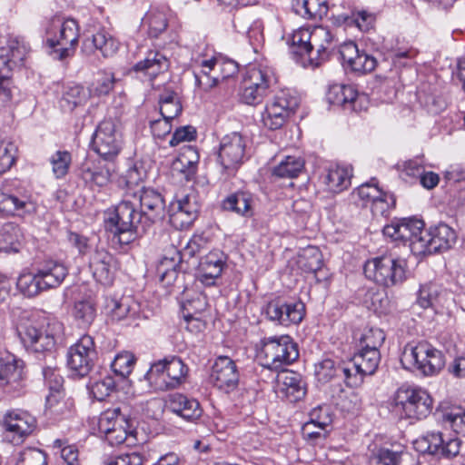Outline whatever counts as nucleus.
Returning a JSON list of instances; mask_svg holds the SVG:
<instances>
[{"instance_id": "aec40b11", "label": "nucleus", "mask_w": 465, "mask_h": 465, "mask_svg": "<svg viewBox=\"0 0 465 465\" xmlns=\"http://www.w3.org/2000/svg\"><path fill=\"white\" fill-rule=\"evenodd\" d=\"M136 198L137 207L143 214V223L149 229L153 223L161 221L164 217L165 204L161 193L152 188H143L139 193L130 195Z\"/></svg>"}, {"instance_id": "412c9836", "label": "nucleus", "mask_w": 465, "mask_h": 465, "mask_svg": "<svg viewBox=\"0 0 465 465\" xmlns=\"http://www.w3.org/2000/svg\"><path fill=\"white\" fill-rule=\"evenodd\" d=\"M326 99L331 104L351 112L366 110L368 104L367 98L364 95H360L351 84H333L330 85Z\"/></svg>"}, {"instance_id": "603ef678", "label": "nucleus", "mask_w": 465, "mask_h": 465, "mask_svg": "<svg viewBox=\"0 0 465 465\" xmlns=\"http://www.w3.org/2000/svg\"><path fill=\"white\" fill-rule=\"evenodd\" d=\"M163 361L166 363L167 372L171 377L169 384L176 388L184 381L188 368L177 356L166 357Z\"/></svg>"}, {"instance_id": "2eb2a0df", "label": "nucleus", "mask_w": 465, "mask_h": 465, "mask_svg": "<svg viewBox=\"0 0 465 465\" xmlns=\"http://www.w3.org/2000/svg\"><path fill=\"white\" fill-rule=\"evenodd\" d=\"M460 440L444 438L440 432H427L413 441L414 449L420 453H429L439 457L451 458L459 454Z\"/></svg>"}, {"instance_id": "09e8293b", "label": "nucleus", "mask_w": 465, "mask_h": 465, "mask_svg": "<svg viewBox=\"0 0 465 465\" xmlns=\"http://www.w3.org/2000/svg\"><path fill=\"white\" fill-rule=\"evenodd\" d=\"M17 289L27 297H35L45 292L36 270L21 273L16 282Z\"/></svg>"}, {"instance_id": "e433bc0d", "label": "nucleus", "mask_w": 465, "mask_h": 465, "mask_svg": "<svg viewBox=\"0 0 465 465\" xmlns=\"http://www.w3.org/2000/svg\"><path fill=\"white\" fill-rule=\"evenodd\" d=\"M353 370L355 373H359L360 381L365 375H372L380 363V351H371L359 348L357 353L352 357Z\"/></svg>"}, {"instance_id": "4d7b16f0", "label": "nucleus", "mask_w": 465, "mask_h": 465, "mask_svg": "<svg viewBox=\"0 0 465 465\" xmlns=\"http://www.w3.org/2000/svg\"><path fill=\"white\" fill-rule=\"evenodd\" d=\"M445 179L449 183H456L455 197L460 204L465 205V168L452 166L445 173Z\"/></svg>"}, {"instance_id": "ddd939ff", "label": "nucleus", "mask_w": 465, "mask_h": 465, "mask_svg": "<svg viewBox=\"0 0 465 465\" xmlns=\"http://www.w3.org/2000/svg\"><path fill=\"white\" fill-rule=\"evenodd\" d=\"M5 440L14 444H22L36 429V419L28 411L13 410L3 418Z\"/></svg>"}, {"instance_id": "7c9ffc66", "label": "nucleus", "mask_w": 465, "mask_h": 465, "mask_svg": "<svg viewBox=\"0 0 465 465\" xmlns=\"http://www.w3.org/2000/svg\"><path fill=\"white\" fill-rule=\"evenodd\" d=\"M198 161L197 151L192 146L184 147L176 159L173 160L171 166L172 173L173 175L190 181L196 173Z\"/></svg>"}, {"instance_id": "3c124183", "label": "nucleus", "mask_w": 465, "mask_h": 465, "mask_svg": "<svg viewBox=\"0 0 465 465\" xmlns=\"http://www.w3.org/2000/svg\"><path fill=\"white\" fill-rule=\"evenodd\" d=\"M12 99V82L8 59L0 51V106H5Z\"/></svg>"}, {"instance_id": "f8f14e48", "label": "nucleus", "mask_w": 465, "mask_h": 465, "mask_svg": "<svg viewBox=\"0 0 465 465\" xmlns=\"http://www.w3.org/2000/svg\"><path fill=\"white\" fill-rule=\"evenodd\" d=\"M66 359L67 366L74 375L79 377L88 375L98 359L93 337L83 335L69 347Z\"/></svg>"}, {"instance_id": "37998d69", "label": "nucleus", "mask_w": 465, "mask_h": 465, "mask_svg": "<svg viewBox=\"0 0 465 465\" xmlns=\"http://www.w3.org/2000/svg\"><path fill=\"white\" fill-rule=\"evenodd\" d=\"M23 239L20 227L14 223H7L0 229V252H17Z\"/></svg>"}, {"instance_id": "72a5a7b5", "label": "nucleus", "mask_w": 465, "mask_h": 465, "mask_svg": "<svg viewBox=\"0 0 465 465\" xmlns=\"http://www.w3.org/2000/svg\"><path fill=\"white\" fill-rule=\"evenodd\" d=\"M352 167L351 165L335 164L328 168L323 177V183L327 190L333 193H339L351 185Z\"/></svg>"}, {"instance_id": "393cba45", "label": "nucleus", "mask_w": 465, "mask_h": 465, "mask_svg": "<svg viewBox=\"0 0 465 465\" xmlns=\"http://www.w3.org/2000/svg\"><path fill=\"white\" fill-rule=\"evenodd\" d=\"M226 262V255L220 250L211 251L201 258L197 279L204 286H213L216 280L221 277Z\"/></svg>"}, {"instance_id": "473e14b6", "label": "nucleus", "mask_w": 465, "mask_h": 465, "mask_svg": "<svg viewBox=\"0 0 465 465\" xmlns=\"http://www.w3.org/2000/svg\"><path fill=\"white\" fill-rule=\"evenodd\" d=\"M104 309L112 321L120 322L127 319H136L139 305L132 302L128 297H123L121 299L106 297Z\"/></svg>"}, {"instance_id": "423d86ee", "label": "nucleus", "mask_w": 465, "mask_h": 465, "mask_svg": "<svg viewBox=\"0 0 465 465\" xmlns=\"http://www.w3.org/2000/svg\"><path fill=\"white\" fill-rule=\"evenodd\" d=\"M275 83L276 77L272 68L268 66L248 68L240 89L241 102L252 106L260 104L271 93L272 86Z\"/></svg>"}, {"instance_id": "20e7f679", "label": "nucleus", "mask_w": 465, "mask_h": 465, "mask_svg": "<svg viewBox=\"0 0 465 465\" xmlns=\"http://www.w3.org/2000/svg\"><path fill=\"white\" fill-rule=\"evenodd\" d=\"M405 369L415 370L424 376L438 374L445 365V357L441 351L428 342L407 344L401 356Z\"/></svg>"}, {"instance_id": "0e129e2a", "label": "nucleus", "mask_w": 465, "mask_h": 465, "mask_svg": "<svg viewBox=\"0 0 465 465\" xmlns=\"http://www.w3.org/2000/svg\"><path fill=\"white\" fill-rule=\"evenodd\" d=\"M72 157L67 151H57L51 157L53 173L57 179L63 178L68 173Z\"/></svg>"}, {"instance_id": "f704fd0d", "label": "nucleus", "mask_w": 465, "mask_h": 465, "mask_svg": "<svg viewBox=\"0 0 465 465\" xmlns=\"http://www.w3.org/2000/svg\"><path fill=\"white\" fill-rule=\"evenodd\" d=\"M169 60L159 51L151 50L147 53L145 58L134 66L135 72L143 73L150 79L155 78L159 74L168 70Z\"/></svg>"}, {"instance_id": "9b49d317", "label": "nucleus", "mask_w": 465, "mask_h": 465, "mask_svg": "<svg viewBox=\"0 0 465 465\" xmlns=\"http://www.w3.org/2000/svg\"><path fill=\"white\" fill-rule=\"evenodd\" d=\"M25 368L22 359L7 351L0 352V389L19 395L25 387Z\"/></svg>"}, {"instance_id": "0eeeda50", "label": "nucleus", "mask_w": 465, "mask_h": 465, "mask_svg": "<svg viewBox=\"0 0 465 465\" xmlns=\"http://www.w3.org/2000/svg\"><path fill=\"white\" fill-rule=\"evenodd\" d=\"M262 343L259 357L262 365L272 371H279L299 357L297 344L289 335L264 338Z\"/></svg>"}, {"instance_id": "79ce46f5", "label": "nucleus", "mask_w": 465, "mask_h": 465, "mask_svg": "<svg viewBox=\"0 0 465 465\" xmlns=\"http://www.w3.org/2000/svg\"><path fill=\"white\" fill-rule=\"evenodd\" d=\"M292 114L282 104H278L272 99L265 106L264 112L262 114V120L265 127L271 130L281 128L286 119Z\"/></svg>"}, {"instance_id": "69168bd1", "label": "nucleus", "mask_w": 465, "mask_h": 465, "mask_svg": "<svg viewBox=\"0 0 465 465\" xmlns=\"http://www.w3.org/2000/svg\"><path fill=\"white\" fill-rule=\"evenodd\" d=\"M54 448L60 450V460L57 465H80L78 460V450L74 445H64L61 440L54 442Z\"/></svg>"}, {"instance_id": "b1692460", "label": "nucleus", "mask_w": 465, "mask_h": 465, "mask_svg": "<svg viewBox=\"0 0 465 465\" xmlns=\"http://www.w3.org/2000/svg\"><path fill=\"white\" fill-rule=\"evenodd\" d=\"M36 209V203L28 193H0V213L4 215L25 218L33 215Z\"/></svg>"}, {"instance_id": "39448f33", "label": "nucleus", "mask_w": 465, "mask_h": 465, "mask_svg": "<svg viewBox=\"0 0 465 465\" xmlns=\"http://www.w3.org/2000/svg\"><path fill=\"white\" fill-rule=\"evenodd\" d=\"M367 279L384 287L395 286L406 280V262L391 254L368 260L363 266Z\"/></svg>"}, {"instance_id": "6ab92c4d", "label": "nucleus", "mask_w": 465, "mask_h": 465, "mask_svg": "<svg viewBox=\"0 0 465 465\" xmlns=\"http://www.w3.org/2000/svg\"><path fill=\"white\" fill-rule=\"evenodd\" d=\"M199 209L200 205L195 193L177 195L170 207L171 223L177 228H187L198 217Z\"/></svg>"}, {"instance_id": "6e6552de", "label": "nucleus", "mask_w": 465, "mask_h": 465, "mask_svg": "<svg viewBox=\"0 0 465 465\" xmlns=\"http://www.w3.org/2000/svg\"><path fill=\"white\" fill-rule=\"evenodd\" d=\"M396 409L407 419L422 420L432 410V399L421 388L399 390L396 397Z\"/></svg>"}, {"instance_id": "5fc2aeb1", "label": "nucleus", "mask_w": 465, "mask_h": 465, "mask_svg": "<svg viewBox=\"0 0 465 465\" xmlns=\"http://www.w3.org/2000/svg\"><path fill=\"white\" fill-rule=\"evenodd\" d=\"M134 363L135 358L132 352L122 351L115 355L111 362V369L115 375L124 379L132 372Z\"/></svg>"}, {"instance_id": "2f4dec72", "label": "nucleus", "mask_w": 465, "mask_h": 465, "mask_svg": "<svg viewBox=\"0 0 465 465\" xmlns=\"http://www.w3.org/2000/svg\"><path fill=\"white\" fill-rule=\"evenodd\" d=\"M80 176L91 188L103 187L109 183L111 171L100 161L87 160L80 167Z\"/></svg>"}, {"instance_id": "7ed1b4c3", "label": "nucleus", "mask_w": 465, "mask_h": 465, "mask_svg": "<svg viewBox=\"0 0 465 465\" xmlns=\"http://www.w3.org/2000/svg\"><path fill=\"white\" fill-rule=\"evenodd\" d=\"M20 340L27 351L52 353L57 340L63 333V324L50 321L45 326L28 321L17 327Z\"/></svg>"}, {"instance_id": "4be33fe9", "label": "nucleus", "mask_w": 465, "mask_h": 465, "mask_svg": "<svg viewBox=\"0 0 465 465\" xmlns=\"http://www.w3.org/2000/svg\"><path fill=\"white\" fill-rule=\"evenodd\" d=\"M215 387L225 392L233 391L239 382L237 366L230 357L219 356L216 358L211 373Z\"/></svg>"}, {"instance_id": "f257e3e1", "label": "nucleus", "mask_w": 465, "mask_h": 465, "mask_svg": "<svg viewBox=\"0 0 465 465\" xmlns=\"http://www.w3.org/2000/svg\"><path fill=\"white\" fill-rule=\"evenodd\" d=\"M143 221L136 198L130 195L109 211L106 219L110 231L121 244H129L146 232L148 228Z\"/></svg>"}, {"instance_id": "49530a36", "label": "nucleus", "mask_w": 465, "mask_h": 465, "mask_svg": "<svg viewBox=\"0 0 465 465\" xmlns=\"http://www.w3.org/2000/svg\"><path fill=\"white\" fill-rule=\"evenodd\" d=\"M304 167V161L298 156H285L273 168L272 174L279 178L292 179L299 175Z\"/></svg>"}, {"instance_id": "864d4df0", "label": "nucleus", "mask_w": 465, "mask_h": 465, "mask_svg": "<svg viewBox=\"0 0 465 465\" xmlns=\"http://www.w3.org/2000/svg\"><path fill=\"white\" fill-rule=\"evenodd\" d=\"M73 314L81 327H88L94 322L96 311L90 301L83 300L76 302L74 306Z\"/></svg>"}, {"instance_id": "1a4fd4ad", "label": "nucleus", "mask_w": 465, "mask_h": 465, "mask_svg": "<svg viewBox=\"0 0 465 465\" xmlns=\"http://www.w3.org/2000/svg\"><path fill=\"white\" fill-rule=\"evenodd\" d=\"M122 134L113 120H104L92 139L94 151L105 161H114L122 150Z\"/></svg>"}, {"instance_id": "9d476101", "label": "nucleus", "mask_w": 465, "mask_h": 465, "mask_svg": "<svg viewBox=\"0 0 465 465\" xmlns=\"http://www.w3.org/2000/svg\"><path fill=\"white\" fill-rule=\"evenodd\" d=\"M456 238V232L451 227L440 223L425 230L423 238L416 240L414 254L427 255L447 251L455 243Z\"/></svg>"}, {"instance_id": "5701e85b", "label": "nucleus", "mask_w": 465, "mask_h": 465, "mask_svg": "<svg viewBox=\"0 0 465 465\" xmlns=\"http://www.w3.org/2000/svg\"><path fill=\"white\" fill-rule=\"evenodd\" d=\"M312 55H310V65L319 66L338 46V40L331 31L324 26L312 28Z\"/></svg>"}, {"instance_id": "f03ea898", "label": "nucleus", "mask_w": 465, "mask_h": 465, "mask_svg": "<svg viewBox=\"0 0 465 465\" xmlns=\"http://www.w3.org/2000/svg\"><path fill=\"white\" fill-rule=\"evenodd\" d=\"M45 35L49 54L61 61L74 54L79 39V25L73 18L54 16L45 29Z\"/></svg>"}, {"instance_id": "6e6d98bb", "label": "nucleus", "mask_w": 465, "mask_h": 465, "mask_svg": "<svg viewBox=\"0 0 465 465\" xmlns=\"http://www.w3.org/2000/svg\"><path fill=\"white\" fill-rule=\"evenodd\" d=\"M119 424L128 425V420L122 415L119 408L107 410L104 411L98 420V429L100 433H108L112 427Z\"/></svg>"}, {"instance_id": "a878e982", "label": "nucleus", "mask_w": 465, "mask_h": 465, "mask_svg": "<svg viewBox=\"0 0 465 465\" xmlns=\"http://www.w3.org/2000/svg\"><path fill=\"white\" fill-rule=\"evenodd\" d=\"M361 201L362 205L371 203V210L374 213L383 214L388 211L389 203L391 199L394 203L392 195L383 192L378 185V181L375 178H371L370 182L360 185L356 191L353 192Z\"/></svg>"}, {"instance_id": "4468645a", "label": "nucleus", "mask_w": 465, "mask_h": 465, "mask_svg": "<svg viewBox=\"0 0 465 465\" xmlns=\"http://www.w3.org/2000/svg\"><path fill=\"white\" fill-rule=\"evenodd\" d=\"M207 245V239L202 234H194L188 241L182 251L175 247H171L164 254L158 266V272L161 273L162 281L166 277H175L177 268L180 266L183 259L192 258L199 253Z\"/></svg>"}, {"instance_id": "052dcab7", "label": "nucleus", "mask_w": 465, "mask_h": 465, "mask_svg": "<svg viewBox=\"0 0 465 465\" xmlns=\"http://www.w3.org/2000/svg\"><path fill=\"white\" fill-rule=\"evenodd\" d=\"M385 340V334L379 328H370L362 333L359 347L365 350L379 351Z\"/></svg>"}, {"instance_id": "8fccbe9b", "label": "nucleus", "mask_w": 465, "mask_h": 465, "mask_svg": "<svg viewBox=\"0 0 465 465\" xmlns=\"http://www.w3.org/2000/svg\"><path fill=\"white\" fill-rule=\"evenodd\" d=\"M440 420L444 428L451 429L455 433L465 436V411L461 408H453L448 411L440 412Z\"/></svg>"}, {"instance_id": "a18cd8bd", "label": "nucleus", "mask_w": 465, "mask_h": 465, "mask_svg": "<svg viewBox=\"0 0 465 465\" xmlns=\"http://www.w3.org/2000/svg\"><path fill=\"white\" fill-rule=\"evenodd\" d=\"M168 374L166 363L163 360H160L152 364L145 374V378L155 390L167 391L174 389L173 386L169 384L171 377Z\"/></svg>"}, {"instance_id": "bb28decb", "label": "nucleus", "mask_w": 465, "mask_h": 465, "mask_svg": "<svg viewBox=\"0 0 465 465\" xmlns=\"http://www.w3.org/2000/svg\"><path fill=\"white\" fill-rule=\"evenodd\" d=\"M89 267L94 278L104 285L113 282L116 271V261L107 251L96 250L91 256Z\"/></svg>"}, {"instance_id": "cd10ccee", "label": "nucleus", "mask_w": 465, "mask_h": 465, "mask_svg": "<svg viewBox=\"0 0 465 465\" xmlns=\"http://www.w3.org/2000/svg\"><path fill=\"white\" fill-rule=\"evenodd\" d=\"M168 409L183 420L192 422L197 420L203 414L199 401L182 393L169 396Z\"/></svg>"}, {"instance_id": "f3484780", "label": "nucleus", "mask_w": 465, "mask_h": 465, "mask_svg": "<svg viewBox=\"0 0 465 465\" xmlns=\"http://www.w3.org/2000/svg\"><path fill=\"white\" fill-rule=\"evenodd\" d=\"M43 376L45 386L48 388L45 407L51 414L55 416L64 414L69 409L64 401L63 383L64 379L60 371L51 366L43 368Z\"/></svg>"}, {"instance_id": "c03bdc74", "label": "nucleus", "mask_w": 465, "mask_h": 465, "mask_svg": "<svg viewBox=\"0 0 465 465\" xmlns=\"http://www.w3.org/2000/svg\"><path fill=\"white\" fill-rule=\"evenodd\" d=\"M89 96V92L84 86L80 84L67 85L60 99V106L64 111L72 112L77 106L84 104Z\"/></svg>"}, {"instance_id": "bf43d9fd", "label": "nucleus", "mask_w": 465, "mask_h": 465, "mask_svg": "<svg viewBox=\"0 0 465 465\" xmlns=\"http://www.w3.org/2000/svg\"><path fill=\"white\" fill-rule=\"evenodd\" d=\"M411 454L403 450H393L381 448L377 453V459L382 465H411L408 460Z\"/></svg>"}, {"instance_id": "13d9d810", "label": "nucleus", "mask_w": 465, "mask_h": 465, "mask_svg": "<svg viewBox=\"0 0 465 465\" xmlns=\"http://www.w3.org/2000/svg\"><path fill=\"white\" fill-rule=\"evenodd\" d=\"M87 388L94 399L102 401L114 391L115 381L112 377L106 376L99 381H90Z\"/></svg>"}, {"instance_id": "a19ab883", "label": "nucleus", "mask_w": 465, "mask_h": 465, "mask_svg": "<svg viewBox=\"0 0 465 465\" xmlns=\"http://www.w3.org/2000/svg\"><path fill=\"white\" fill-rule=\"evenodd\" d=\"M312 28L301 27L294 30L290 36L289 43L292 53L301 58L307 56L310 65V55H312Z\"/></svg>"}, {"instance_id": "ea45409f", "label": "nucleus", "mask_w": 465, "mask_h": 465, "mask_svg": "<svg viewBox=\"0 0 465 465\" xmlns=\"http://www.w3.org/2000/svg\"><path fill=\"white\" fill-rule=\"evenodd\" d=\"M293 11L306 19L322 18L328 13V0H293Z\"/></svg>"}, {"instance_id": "4c0bfd02", "label": "nucleus", "mask_w": 465, "mask_h": 465, "mask_svg": "<svg viewBox=\"0 0 465 465\" xmlns=\"http://www.w3.org/2000/svg\"><path fill=\"white\" fill-rule=\"evenodd\" d=\"M170 10L167 7L151 8L143 18V26H147L148 35L158 37L168 25Z\"/></svg>"}, {"instance_id": "774afa93", "label": "nucleus", "mask_w": 465, "mask_h": 465, "mask_svg": "<svg viewBox=\"0 0 465 465\" xmlns=\"http://www.w3.org/2000/svg\"><path fill=\"white\" fill-rule=\"evenodd\" d=\"M16 465H47L45 453L30 448L20 452Z\"/></svg>"}, {"instance_id": "c85d7f7f", "label": "nucleus", "mask_w": 465, "mask_h": 465, "mask_svg": "<svg viewBox=\"0 0 465 465\" xmlns=\"http://www.w3.org/2000/svg\"><path fill=\"white\" fill-rule=\"evenodd\" d=\"M36 272L44 291L59 287L68 274V269L57 261H47L37 267Z\"/></svg>"}, {"instance_id": "dca6fc26", "label": "nucleus", "mask_w": 465, "mask_h": 465, "mask_svg": "<svg viewBox=\"0 0 465 465\" xmlns=\"http://www.w3.org/2000/svg\"><path fill=\"white\" fill-rule=\"evenodd\" d=\"M246 142L247 138L237 132H232L223 137L218 159L224 170L233 171L242 163Z\"/></svg>"}, {"instance_id": "de8ad7c7", "label": "nucleus", "mask_w": 465, "mask_h": 465, "mask_svg": "<svg viewBox=\"0 0 465 465\" xmlns=\"http://www.w3.org/2000/svg\"><path fill=\"white\" fill-rule=\"evenodd\" d=\"M444 292L442 288L434 282L420 286L417 302L422 308L434 307L441 303Z\"/></svg>"}, {"instance_id": "e2e57ef3", "label": "nucleus", "mask_w": 465, "mask_h": 465, "mask_svg": "<svg viewBox=\"0 0 465 465\" xmlns=\"http://www.w3.org/2000/svg\"><path fill=\"white\" fill-rule=\"evenodd\" d=\"M206 308V297L202 294H195L192 299H187L183 302V317H190L193 315L203 316Z\"/></svg>"}, {"instance_id": "58836bf2", "label": "nucleus", "mask_w": 465, "mask_h": 465, "mask_svg": "<svg viewBox=\"0 0 465 465\" xmlns=\"http://www.w3.org/2000/svg\"><path fill=\"white\" fill-rule=\"evenodd\" d=\"M252 197L246 192H236L228 195L222 203L225 211L233 212L239 215L250 217L252 215Z\"/></svg>"}, {"instance_id": "a211bd4d", "label": "nucleus", "mask_w": 465, "mask_h": 465, "mask_svg": "<svg viewBox=\"0 0 465 465\" xmlns=\"http://www.w3.org/2000/svg\"><path fill=\"white\" fill-rule=\"evenodd\" d=\"M263 312L270 321L282 326H289L302 321L305 306L302 302H284L281 300H273L266 304Z\"/></svg>"}, {"instance_id": "c9c22d12", "label": "nucleus", "mask_w": 465, "mask_h": 465, "mask_svg": "<svg viewBox=\"0 0 465 465\" xmlns=\"http://www.w3.org/2000/svg\"><path fill=\"white\" fill-rule=\"evenodd\" d=\"M280 391L290 399L296 401L305 395V387L300 374L294 371H283L278 375Z\"/></svg>"}, {"instance_id": "680f3d73", "label": "nucleus", "mask_w": 465, "mask_h": 465, "mask_svg": "<svg viewBox=\"0 0 465 465\" xmlns=\"http://www.w3.org/2000/svg\"><path fill=\"white\" fill-rule=\"evenodd\" d=\"M114 83L115 78L114 74L110 72H101L98 74V77L92 84L88 92L90 95H106L113 90Z\"/></svg>"}, {"instance_id": "c756f323", "label": "nucleus", "mask_w": 465, "mask_h": 465, "mask_svg": "<svg viewBox=\"0 0 465 465\" xmlns=\"http://www.w3.org/2000/svg\"><path fill=\"white\" fill-rule=\"evenodd\" d=\"M118 49V43L107 33L99 31L91 36H86L82 44V52L92 55L100 51L104 57L112 56Z\"/></svg>"}, {"instance_id": "338daca9", "label": "nucleus", "mask_w": 465, "mask_h": 465, "mask_svg": "<svg viewBox=\"0 0 465 465\" xmlns=\"http://www.w3.org/2000/svg\"><path fill=\"white\" fill-rule=\"evenodd\" d=\"M272 100L282 104L292 114L295 112L300 104V97L297 93L288 88L279 90L274 94Z\"/></svg>"}]
</instances>
